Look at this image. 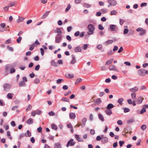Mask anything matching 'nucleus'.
Instances as JSON below:
<instances>
[{"instance_id":"obj_49","label":"nucleus","mask_w":148,"mask_h":148,"mask_svg":"<svg viewBox=\"0 0 148 148\" xmlns=\"http://www.w3.org/2000/svg\"><path fill=\"white\" fill-rule=\"evenodd\" d=\"M95 102L97 103H100L101 102V101L100 99L97 98Z\"/></svg>"},{"instance_id":"obj_16","label":"nucleus","mask_w":148,"mask_h":148,"mask_svg":"<svg viewBox=\"0 0 148 148\" xmlns=\"http://www.w3.org/2000/svg\"><path fill=\"white\" fill-rule=\"evenodd\" d=\"M108 3H110L112 5H115L117 4L116 1L115 0H108Z\"/></svg>"},{"instance_id":"obj_23","label":"nucleus","mask_w":148,"mask_h":148,"mask_svg":"<svg viewBox=\"0 0 148 148\" xmlns=\"http://www.w3.org/2000/svg\"><path fill=\"white\" fill-rule=\"evenodd\" d=\"M87 119L86 118L84 117L82 120V126L84 127L85 126L86 123V121Z\"/></svg>"},{"instance_id":"obj_52","label":"nucleus","mask_w":148,"mask_h":148,"mask_svg":"<svg viewBox=\"0 0 148 148\" xmlns=\"http://www.w3.org/2000/svg\"><path fill=\"white\" fill-rule=\"evenodd\" d=\"M82 81V79L80 78H78L77 79L76 81L75 82V84H78L79 83L81 82Z\"/></svg>"},{"instance_id":"obj_38","label":"nucleus","mask_w":148,"mask_h":148,"mask_svg":"<svg viewBox=\"0 0 148 148\" xmlns=\"http://www.w3.org/2000/svg\"><path fill=\"white\" fill-rule=\"evenodd\" d=\"M113 60L112 59H110L106 62V64L108 65H110L112 63Z\"/></svg>"},{"instance_id":"obj_29","label":"nucleus","mask_w":148,"mask_h":148,"mask_svg":"<svg viewBox=\"0 0 148 148\" xmlns=\"http://www.w3.org/2000/svg\"><path fill=\"white\" fill-rule=\"evenodd\" d=\"M26 123L30 125L33 123V119L32 118L29 119L26 121Z\"/></svg>"},{"instance_id":"obj_61","label":"nucleus","mask_w":148,"mask_h":148,"mask_svg":"<svg viewBox=\"0 0 148 148\" xmlns=\"http://www.w3.org/2000/svg\"><path fill=\"white\" fill-rule=\"evenodd\" d=\"M11 43V40L10 39H9L6 41L5 43L6 44H10Z\"/></svg>"},{"instance_id":"obj_32","label":"nucleus","mask_w":148,"mask_h":148,"mask_svg":"<svg viewBox=\"0 0 148 148\" xmlns=\"http://www.w3.org/2000/svg\"><path fill=\"white\" fill-rule=\"evenodd\" d=\"M24 19V18L23 17L19 16L18 17V18L17 21V22L19 23L21 22H22L23 21Z\"/></svg>"},{"instance_id":"obj_24","label":"nucleus","mask_w":148,"mask_h":148,"mask_svg":"<svg viewBox=\"0 0 148 148\" xmlns=\"http://www.w3.org/2000/svg\"><path fill=\"white\" fill-rule=\"evenodd\" d=\"M11 65L10 64H7L5 66V71H8L9 70H10V68H11Z\"/></svg>"},{"instance_id":"obj_26","label":"nucleus","mask_w":148,"mask_h":148,"mask_svg":"<svg viewBox=\"0 0 148 148\" xmlns=\"http://www.w3.org/2000/svg\"><path fill=\"white\" fill-rule=\"evenodd\" d=\"M98 117L102 121H104V117L100 113L98 114Z\"/></svg>"},{"instance_id":"obj_43","label":"nucleus","mask_w":148,"mask_h":148,"mask_svg":"<svg viewBox=\"0 0 148 148\" xmlns=\"http://www.w3.org/2000/svg\"><path fill=\"white\" fill-rule=\"evenodd\" d=\"M119 23L121 25H122L123 23L125 22V21L122 19H119Z\"/></svg>"},{"instance_id":"obj_21","label":"nucleus","mask_w":148,"mask_h":148,"mask_svg":"<svg viewBox=\"0 0 148 148\" xmlns=\"http://www.w3.org/2000/svg\"><path fill=\"white\" fill-rule=\"evenodd\" d=\"M61 145L60 143H57L54 144V148H61Z\"/></svg>"},{"instance_id":"obj_59","label":"nucleus","mask_w":148,"mask_h":148,"mask_svg":"<svg viewBox=\"0 0 148 148\" xmlns=\"http://www.w3.org/2000/svg\"><path fill=\"white\" fill-rule=\"evenodd\" d=\"M129 32V30L127 29H125L124 30L123 34H127Z\"/></svg>"},{"instance_id":"obj_31","label":"nucleus","mask_w":148,"mask_h":148,"mask_svg":"<svg viewBox=\"0 0 148 148\" xmlns=\"http://www.w3.org/2000/svg\"><path fill=\"white\" fill-rule=\"evenodd\" d=\"M114 107L112 103H109L107 106L106 108L108 109H111Z\"/></svg>"},{"instance_id":"obj_58","label":"nucleus","mask_w":148,"mask_h":148,"mask_svg":"<svg viewBox=\"0 0 148 148\" xmlns=\"http://www.w3.org/2000/svg\"><path fill=\"white\" fill-rule=\"evenodd\" d=\"M102 136L101 137L100 136H98L97 137L96 139L97 141H99L101 140H102Z\"/></svg>"},{"instance_id":"obj_56","label":"nucleus","mask_w":148,"mask_h":148,"mask_svg":"<svg viewBox=\"0 0 148 148\" xmlns=\"http://www.w3.org/2000/svg\"><path fill=\"white\" fill-rule=\"evenodd\" d=\"M48 114L50 116H53V115H55V113L53 112V111H51L49 112Z\"/></svg>"},{"instance_id":"obj_20","label":"nucleus","mask_w":148,"mask_h":148,"mask_svg":"<svg viewBox=\"0 0 148 148\" xmlns=\"http://www.w3.org/2000/svg\"><path fill=\"white\" fill-rule=\"evenodd\" d=\"M65 76L66 78H69L70 79L73 78L74 77L73 74L69 73L66 74L65 75Z\"/></svg>"},{"instance_id":"obj_39","label":"nucleus","mask_w":148,"mask_h":148,"mask_svg":"<svg viewBox=\"0 0 148 148\" xmlns=\"http://www.w3.org/2000/svg\"><path fill=\"white\" fill-rule=\"evenodd\" d=\"M71 6L70 4H68L67 5V8L65 10V12H67L71 8Z\"/></svg>"},{"instance_id":"obj_5","label":"nucleus","mask_w":148,"mask_h":148,"mask_svg":"<svg viewBox=\"0 0 148 148\" xmlns=\"http://www.w3.org/2000/svg\"><path fill=\"white\" fill-rule=\"evenodd\" d=\"M136 31L138 32H142L140 33L139 34L140 36H142L145 34L146 32V31L145 29H143V28L139 27L136 29Z\"/></svg>"},{"instance_id":"obj_28","label":"nucleus","mask_w":148,"mask_h":148,"mask_svg":"<svg viewBox=\"0 0 148 148\" xmlns=\"http://www.w3.org/2000/svg\"><path fill=\"white\" fill-rule=\"evenodd\" d=\"M138 90V88L137 87H135L133 88L130 89V90L132 92L137 91Z\"/></svg>"},{"instance_id":"obj_57","label":"nucleus","mask_w":148,"mask_h":148,"mask_svg":"<svg viewBox=\"0 0 148 148\" xmlns=\"http://www.w3.org/2000/svg\"><path fill=\"white\" fill-rule=\"evenodd\" d=\"M36 114L39 115L41 113V111L40 110H37L36 111H35Z\"/></svg>"},{"instance_id":"obj_62","label":"nucleus","mask_w":148,"mask_h":148,"mask_svg":"<svg viewBox=\"0 0 148 148\" xmlns=\"http://www.w3.org/2000/svg\"><path fill=\"white\" fill-rule=\"evenodd\" d=\"M27 134L28 137H30L31 136V133L29 130H27Z\"/></svg>"},{"instance_id":"obj_53","label":"nucleus","mask_w":148,"mask_h":148,"mask_svg":"<svg viewBox=\"0 0 148 148\" xmlns=\"http://www.w3.org/2000/svg\"><path fill=\"white\" fill-rule=\"evenodd\" d=\"M15 70L14 68H11V67L10 70V73H15Z\"/></svg>"},{"instance_id":"obj_55","label":"nucleus","mask_w":148,"mask_h":148,"mask_svg":"<svg viewBox=\"0 0 148 148\" xmlns=\"http://www.w3.org/2000/svg\"><path fill=\"white\" fill-rule=\"evenodd\" d=\"M97 47L99 50H101L102 49V46L101 44H99L97 46Z\"/></svg>"},{"instance_id":"obj_1","label":"nucleus","mask_w":148,"mask_h":148,"mask_svg":"<svg viewBox=\"0 0 148 148\" xmlns=\"http://www.w3.org/2000/svg\"><path fill=\"white\" fill-rule=\"evenodd\" d=\"M88 30L89 32L90 33L88 34L90 35L94 33V31L95 30V27L92 24H90L88 26Z\"/></svg>"},{"instance_id":"obj_50","label":"nucleus","mask_w":148,"mask_h":148,"mask_svg":"<svg viewBox=\"0 0 148 148\" xmlns=\"http://www.w3.org/2000/svg\"><path fill=\"white\" fill-rule=\"evenodd\" d=\"M146 111V110L145 108H143L140 111V114H143Z\"/></svg>"},{"instance_id":"obj_36","label":"nucleus","mask_w":148,"mask_h":148,"mask_svg":"<svg viewBox=\"0 0 148 148\" xmlns=\"http://www.w3.org/2000/svg\"><path fill=\"white\" fill-rule=\"evenodd\" d=\"M135 121L134 119H130L128 120L127 121V123H132L135 122Z\"/></svg>"},{"instance_id":"obj_51","label":"nucleus","mask_w":148,"mask_h":148,"mask_svg":"<svg viewBox=\"0 0 148 148\" xmlns=\"http://www.w3.org/2000/svg\"><path fill=\"white\" fill-rule=\"evenodd\" d=\"M101 11L102 12L104 13H106L108 11L107 10L106 8L102 9Z\"/></svg>"},{"instance_id":"obj_15","label":"nucleus","mask_w":148,"mask_h":148,"mask_svg":"<svg viewBox=\"0 0 148 148\" xmlns=\"http://www.w3.org/2000/svg\"><path fill=\"white\" fill-rule=\"evenodd\" d=\"M75 137L79 142H83L84 141V140L82 138L80 137L78 135L75 134Z\"/></svg>"},{"instance_id":"obj_33","label":"nucleus","mask_w":148,"mask_h":148,"mask_svg":"<svg viewBox=\"0 0 148 148\" xmlns=\"http://www.w3.org/2000/svg\"><path fill=\"white\" fill-rule=\"evenodd\" d=\"M124 99L123 98H119L117 101V102L119 103L120 105L122 104V102L123 101Z\"/></svg>"},{"instance_id":"obj_19","label":"nucleus","mask_w":148,"mask_h":148,"mask_svg":"<svg viewBox=\"0 0 148 148\" xmlns=\"http://www.w3.org/2000/svg\"><path fill=\"white\" fill-rule=\"evenodd\" d=\"M51 65L53 66L57 67L58 66V64L57 62H55L54 60H52L51 62Z\"/></svg>"},{"instance_id":"obj_46","label":"nucleus","mask_w":148,"mask_h":148,"mask_svg":"<svg viewBox=\"0 0 148 148\" xmlns=\"http://www.w3.org/2000/svg\"><path fill=\"white\" fill-rule=\"evenodd\" d=\"M34 82L35 83L37 84L39 83L40 81L38 78H37L34 79Z\"/></svg>"},{"instance_id":"obj_25","label":"nucleus","mask_w":148,"mask_h":148,"mask_svg":"<svg viewBox=\"0 0 148 148\" xmlns=\"http://www.w3.org/2000/svg\"><path fill=\"white\" fill-rule=\"evenodd\" d=\"M16 1H13L8 4V5L9 7H11L14 6L16 4Z\"/></svg>"},{"instance_id":"obj_35","label":"nucleus","mask_w":148,"mask_h":148,"mask_svg":"<svg viewBox=\"0 0 148 148\" xmlns=\"http://www.w3.org/2000/svg\"><path fill=\"white\" fill-rule=\"evenodd\" d=\"M51 128L53 130H56L57 129V127L54 124H52L51 125Z\"/></svg>"},{"instance_id":"obj_60","label":"nucleus","mask_w":148,"mask_h":148,"mask_svg":"<svg viewBox=\"0 0 148 148\" xmlns=\"http://www.w3.org/2000/svg\"><path fill=\"white\" fill-rule=\"evenodd\" d=\"M40 67V65L39 64L37 65L35 67V70L36 71H38Z\"/></svg>"},{"instance_id":"obj_18","label":"nucleus","mask_w":148,"mask_h":148,"mask_svg":"<svg viewBox=\"0 0 148 148\" xmlns=\"http://www.w3.org/2000/svg\"><path fill=\"white\" fill-rule=\"evenodd\" d=\"M113 42V40H108L104 43V44L106 45H108L112 44Z\"/></svg>"},{"instance_id":"obj_48","label":"nucleus","mask_w":148,"mask_h":148,"mask_svg":"<svg viewBox=\"0 0 148 148\" xmlns=\"http://www.w3.org/2000/svg\"><path fill=\"white\" fill-rule=\"evenodd\" d=\"M117 12L116 10H113L111 12V14L112 15H114L117 14Z\"/></svg>"},{"instance_id":"obj_3","label":"nucleus","mask_w":148,"mask_h":148,"mask_svg":"<svg viewBox=\"0 0 148 148\" xmlns=\"http://www.w3.org/2000/svg\"><path fill=\"white\" fill-rule=\"evenodd\" d=\"M3 87L4 90L6 92H7L10 90L11 86L9 84H6L3 85Z\"/></svg>"},{"instance_id":"obj_14","label":"nucleus","mask_w":148,"mask_h":148,"mask_svg":"<svg viewBox=\"0 0 148 148\" xmlns=\"http://www.w3.org/2000/svg\"><path fill=\"white\" fill-rule=\"evenodd\" d=\"M105 112L106 114L108 115H110L112 114V112L111 109L107 108V109L105 110Z\"/></svg>"},{"instance_id":"obj_47","label":"nucleus","mask_w":148,"mask_h":148,"mask_svg":"<svg viewBox=\"0 0 148 148\" xmlns=\"http://www.w3.org/2000/svg\"><path fill=\"white\" fill-rule=\"evenodd\" d=\"M134 33V31L132 30H130L128 32V35L130 36L133 34Z\"/></svg>"},{"instance_id":"obj_8","label":"nucleus","mask_w":148,"mask_h":148,"mask_svg":"<svg viewBox=\"0 0 148 148\" xmlns=\"http://www.w3.org/2000/svg\"><path fill=\"white\" fill-rule=\"evenodd\" d=\"M103 135H102V140H101V142L103 144L105 143H107L108 141V138L106 137H103Z\"/></svg>"},{"instance_id":"obj_63","label":"nucleus","mask_w":148,"mask_h":148,"mask_svg":"<svg viewBox=\"0 0 148 148\" xmlns=\"http://www.w3.org/2000/svg\"><path fill=\"white\" fill-rule=\"evenodd\" d=\"M11 125L13 127H14L16 126V124L15 122L14 121H12L10 123Z\"/></svg>"},{"instance_id":"obj_6","label":"nucleus","mask_w":148,"mask_h":148,"mask_svg":"<svg viewBox=\"0 0 148 148\" xmlns=\"http://www.w3.org/2000/svg\"><path fill=\"white\" fill-rule=\"evenodd\" d=\"M145 71V69H139L138 71V74L142 76H145L144 72Z\"/></svg>"},{"instance_id":"obj_22","label":"nucleus","mask_w":148,"mask_h":148,"mask_svg":"<svg viewBox=\"0 0 148 148\" xmlns=\"http://www.w3.org/2000/svg\"><path fill=\"white\" fill-rule=\"evenodd\" d=\"M81 51L82 49L79 46L76 47L75 49V52H81Z\"/></svg>"},{"instance_id":"obj_44","label":"nucleus","mask_w":148,"mask_h":148,"mask_svg":"<svg viewBox=\"0 0 148 148\" xmlns=\"http://www.w3.org/2000/svg\"><path fill=\"white\" fill-rule=\"evenodd\" d=\"M32 108V106L31 105H29L27 107L26 109V111H29L31 110Z\"/></svg>"},{"instance_id":"obj_40","label":"nucleus","mask_w":148,"mask_h":148,"mask_svg":"<svg viewBox=\"0 0 148 148\" xmlns=\"http://www.w3.org/2000/svg\"><path fill=\"white\" fill-rule=\"evenodd\" d=\"M7 97V98L9 99H11L12 98V94L10 93L8 94Z\"/></svg>"},{"instance_id":"obj_13","label":"nucleus","mask_w":148,"mask_h":148,"mask_svg":"<svg viewBox=\"0 0 148 148\" xmlns=\"http://www.w3.org/2000/svg\"><path fill=\"white\" fill-rule=\"evenodd\" d=\"M69 118L71 119H74L76 117L75 114L73 112H70L69 114Z\"/></svg>"},{"instance_id":"obj_2","label":"nucleus","mask_w":148,"mask_h":148,"mask_svg":"<svg viewBox=\"0 0 148 148\" xmlns=\"http://www.w3.org/2000/svg\"><path fill=\"white\" fill-rule=\"evenodd\" d=\"M62 36L60 34H57L55 36V42L59 43L62 40Z\"/></svg>"},{"instance_id":"obj_34","label":"nucleus","mask_w":148,"mask_h":148,"mask_svg":"<svg viewBox=\"0 0 148 148\" xmlns=\"http://www.w3.org/2000/svg\"><path fill=\"white\" fill-rule=\"evenodd\" d=\"M83 6L85 8H89L91 7V5L89 4L84 3L83 4Z\"/></svg>"},{"instance_id":"obj_4","label":"nucleus","mask_w":148,"mask_h":148,"mask_svg":"<svg viewBox=\"0 0 148 148\" xmlns=\"http://www.w3.org/2000/svg\"><path fill=\"white\" fill-rule=\"evenodd\" d=\"M75 142L73 141V139H71L68 142L66 145V147H68L69 146H73L75 144Z\"/></svg>"},{"instance_id":"obj_12","label":"nucleus","mask_w":148,"mask_h":148,"mask_svg":"<svg viewBox=\"0 0 148 148\" xmlns=\"http://www.w3.org/2000/svg\"><path fill=\"white\" fill-rule=\"evenodd\" d=\"M19 85L20 87H22L23 86L25 87L26 86V84L23 81H20L19 83Z\"/></svg>"},{"instance_id":"obj_37","label":"nucleus","mask_w":148,"mask_h":148,"mask_svg":"<svg viewBox=\"0 0 148 148\" xmlns=\"http://www.w3.org/2000/svg\"><path fill=\"white\" fill-rule=\"evenodd\" d=\"M62 100L63 101L69 102V98L66 97H62Z\"/></svg>"},{"instance_id":"obj_11","label":"nucleus","mask_w":148,"mask_h":148,"mask_svg":"<svg viewBox=\"0 0 148 148\" xmlns=\"http://www.w3.org/2000/svg\"><path fill=\"white\" fill-rule=\"evenodd\" d=\"M72 60L71 62V63L72 64H74L76 62V60H75V56L73 55L71 56Z\"/></svg>"},{"instance_id":"obj_64","label":"nucleus","mask_w":148,"mask_h":148,"mask_svg":"<svg viewBox=\"0 0 148 148\" xmlns=\"http://www.w3.org/2000/svg\"><path fill=\"white\" fill-rule=\"evenodd\" d=\"M80 32L79 31L76 32L74 34V35L76 36H78L79 35Z\"/></svg>"},{"instance_id":"obj_30","label":"nucleus","mask_w":148,"mask_h":148,"mask_svg":"<svg viewBox=\"0 0 148 148\" xmlns=\"http://www.w3.org/2000/svg\"><path fill=\"white\" fill-rule=\"evenodd\" d=\"M55 32L56 33H58V34H60L61 35L62 33V31L60 28H57L56 30H54Z\"/></svg>"},{"instance_id":"obj_54","label":"nucleus","mask_w":148,"mask_h":148,"mask_svg":"<svg viewBox=\"0 0 148 148\" xmlns=\"http://www.w3.org/2000/svg\"><path fill=\"white\" fill-rule=\"evenodd\" d=\"M99 29L101 30H103L104 29V27L101 24H99L98 25Z\"/></svg>"},{"instance_id":"obj_17","label":"nucleus","mask_w":148,"mask_h":148,"mask_svg":"<svg viewBox=\"0 0 148 148\" xmlns=\"http://www.w3.org/2000/svg\"><path fill=\"white\" fill-rule=\"evenodd\" d=\"M50 11H47L45 12L42 16V18L44 19L45 18L49 15Z\"/></svg>"},{"instance_id":"obj_10","label":"nucleus","mask_w":148,"mask_h":148,"mask_svg":"<svg viewBox=\"0 0 148 148\" xmlns=\"http://www.w3.org/2000/svg\"><path fill=\"white\" fill-rule=\"evenodd\" d=\"M143 98H142L140 97H139L137 99L136 103L137 104H140L143 101Z\"/></svg>"},{"instance_id":"obj_45","label":"nucleus","mask_w":148,"mask_h":148,"mask_svg":"<svg viewBox=\"0 0 148 148\" xmlns=\"http://www.w3.org/2000/svg\"><path fill=\"white\" fill-rule=\"evenodd\" d=\"M22 38L20 36H19L16 39V41L18 43H20L21 42V40H22Z\"/></svg>"},{"instance_id":"obj_42","label":"nucleus","mask_w":148,"mask_h":148,"mask_svg":"<svg viewBox=\"0 0 148 148\" xmlns=\"http://www.w3.org/2000/svg\"><path fill=\"white\" fill-rule=\"evenodd\" d=\"M146 128V125H143L141 127V128L143 131L145 130Z\"/></svg>"},{"instance_id":"obj_7","label":"nucleus","mask_w":148,"mask_h":148,"mask_svg":"<svg viewBox=\"0 0 148 148\" xmlns=\"http://www.w3.org/2000/svg\"><path fill=\"white\" fill-rule=\"evenodd\" d=\"M109 70H113L116 71L117 72L119 71L116 67L114 65H111L109 67Z\"/></svg>"},{"instance_id":"obj_41","label":"nucleus","mask_w":148,"mask_h":148,"mask_svg":"<svg viewBox=\"0 0 148 148\" xmlns=\"http://www.w3.org/2000/svg\"><path fill=\"white\" fill-rule=\"evenodd\" d=\"M123 109H124V112L125 113L127 112H129L130 111L129 109L127 108H123Z\"/></svg>"},{"instance_id":"obj_27","label":"nucleus","mask_w":148,"mask_h":148,"mask_svg":"<svg viewBox=\"0 0 148 148\" xmlns=\"http://www.w3.org/2000/svg\"><path fill=\"white\" fill-rule=\"evenodd\" d=\"M132 98L133 100H135L136 99V94L135 93H132L131 94Z\"/></svg>"},{"instance_id":"obj_9","label":"nucleus","mask_w":148,"mask_h":148,"mask_svg":"<svg viewBox=\"0 0 148 148\" xmlns=\"http://www.w3.org/2000/svg\"><path fill=\"white\" fill-rule=\"evenodd\" d=\"M110 28L111 31H114L116 29H117L118 28L115 25L112 24L110 25Z\"/></svg>"}]
</instances>
